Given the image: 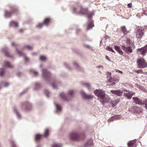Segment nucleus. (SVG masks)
<instances>
[{"mask_svg":"<svg viewBox=\"0 0 147 147\" xmlns=\"http://www.w3.org/2000/svg\"><path fill=\"white\" fill-rule=\"evenodd\" d=\"M82 85L86 86L88 90L90 89V85L89 83L82 82Z\"/></svg>","mask_w":147,"mask_h":147,"instance_id":"cd10ccee","label":"nucleus"},{"mask_svg":"<svg viewBox=\"0 0 147 147\" xmlns=\"http://www.w3.org/2000/svg\"><path fill=\"white\" fill-rule=\"evenodd\" d=\"M51 19L49 18H47L45 19L42 23H40L38 24L37 27L40 28L42 27L43 25L44 24L46 25H48L49 23L51 22Z\"/></svg>","mask_w":147,"mask_h":147,"instance_id":"0eeeda50","label":"nucleus"},{"mask_svg":"<svg viewBox=\"0 0 147 147\" xmlns=\"http://www.w3.org/2000/svg\"><path fill=\"white\" fill-rule=\"evenodd\" d=\"M56 108L57 110H61V107L58 105H56Z\"/></svg>","mask_w":147,"mask_h":147,"instance_id":"79ce46f5","label":"nucleus"},{"mask_svg":"<svg viewBox=\"0 0 147 147\" xmlns=\"http://www.w3.org/2000/svg\"><path fill=\"white\" fill-rule=\"evenodd\" d=\"M133 99L134 100V102L136 103V104H138L140 105H142V102L141 100L138 98L137 97H133Z\"/></svg>","mask_w":147,"mask_h":147,"instance_id":"4468645a","label":"nucleus"},{"mask_svg":"<svg viewBox=\"0 0 147 147\" xmlns=\"http://www.w3.org/2000/svg\"><path fill=\"white\" fill-rule=\"evenodd\" d=\"M10 25L11 26H13L15 27H18V23L13 21L10 22Z\"/></svg>","mask_w":147,"mask_h":147,"instance_id":"6ab92c4d","label":"nucleus"},{"mask_svg":"<svg viewBox=\"0 0 147 147\" xmlns=\"http://www.w3.org/2000/svg\"><path fill=\"white\" fill-rule=\"evenodd\" d=\"M61 145L60 144H55L52 146V147H61Z\"/></svg>","mask_w":147,"mask_h":147,"instance_id":"473e14b6","label":"nucleus"},{"mask_svg":"<svg viewBox=\"0 0 147 147\" xmlns=\"http://www.w3.org/2000/svg\"><path fill=\"white\" fill-rule=\"evenodd\" d=\"M5 72V70L3 69H1L0 72V76H3Z\"/></svg>","mask_w":147,"mask_h":147,"instance_id":"2f4dec72","label":"nucleus"},{"mask_svg":"<svg viewBox=\"0 0 147 147\" xmlns=\"http://www.w3.org/2000/svg\"><path fill=\"white\" fill-rule=\"evenodd\" d=\"M11 143L12 145V147H17L13 141H11Z\"/></svg>","mask_w":147,"mask_h":147,"instance_id":"a19ab883","label":"nucleus"},{"mask_svg":"<svg viewBox=\"0 0 147 147\" xmlns=\"http://www.w3.org/2000/svg\"><path fill=\"white\" fill-rule=\"evenodd\" d=\"M134 93L133 92H132L130 91H128L127 93H124V96L125 97H126L127 98L129 99H130L133 95L134 94Z\"/></svg>","mask_w":147,"mask_h":147,"instance_id":"f8f14e48","label":"nucleus"},{"mask_svg":"<svg viewBox=\"0 0 147 147\" xmlns=\"http://www.w3.org/2000/svg\"><path fill=\"white\" fill-rule=\"evenodd\" d=\"M122 49L127 53H131L133 52L132 47L130 46H126L125 45L121 46Z\"/></svg>","mask_w":147,"mask_h":147,"instance_id":"423d86ee","label":"nucleus"},{"mask_svg":"<svg viewBox=\"0 0 147 147\" xmlns=\"http://www.w3.org/2000/svg\"><path fill=\"white\" fill-rule=\"evenodd\" d=\"M43 136L40 134H37L35 136V140L36 141H39Z\"/></svg>","mask_w":147,"mask_h":147,"instance_id":"412c9836","label":"nucleus"},{"mask_svg":"<svg viewBox=\"0 0 147 147\" xmlns=\"http://www.w3.org/2000/svg\"><path fill=\"white\" fill-rule=\"evenodd\" d=\"M102 102V103H104V102Z\"/></svg>","mask_w":147,"mask_h":147,"instance_id":"774afa93","label":"nucleus"},{"mask_svg":"<svg viewBox=\"0 0 147 147\" xmlns=\"http://www.w3.org/2000/svg\"><path fill=\"white\" fill-rule=\"evenodd\" d=\"M49 131L48 129H46L45 131V133L43 136H44L45 137H47L49 134Z\"/></svg>","mask_w":147,"mask_h":147,"instance_id":"a878e982","label":"nucleus"},{"mask_svg":"<svg viewBox=\"0 0 147 147\" xmlns=\"http://www.w3.org/2000/svg\"><path fill=\"white\" fill-rule=\"evenodd\" d=\"M111 92L112 93L119 96H121L123 94V91L119 90H111Z\"/></svg>","mask_w":147,"mask_h":147,"instance_id":"9d476101","label":"nucleus"},{"mask_svg":"<svg viewBox=\"0 0 147 147\" xmlns=\"http://www.w3.org/2000/svg\"><path fill=\"white\" fill-rule=\"evenodd\" d=\"M52 86L53 88H56V86L55 84L54 83H53L52 84Z\"/></svg>","mask_w":147,"mask_h":147,"instance_id":"8fccbe9b","label":"nucleus"},{"mask_svg":"<svg viewBox=\"0 0 147 147\" xmlns=\"http://www.w3.org/2000/svg\"><path fill=\"white\" fill-rule=\"evenodd\" d=\"M143 31L144 29L142 30L141 28L138 29L136 34L137 38H141L144 34Z\"/></svg>","mask_w":147,"mask_h":147,"instance_id":"6e6552de","label":"nucleus"},{"mask_svg":"<svg viewBox=\"0 0 147 147\" xmlns=\"http://www.w3.org/2000/svg\"><path fill=\"white\" fill-rule=\"evenodd\" d=\"M81 93L83 97L85 98L90 99L93 97V96L90 95L86 94L84 92L82 91L81 92Z\"/></svg>","mask_w":147,"mask_h":147,"instance_id":"ddd939ff","label":"nucleus"},{"mask_svg":"<svg viewBox=\"0 0 147 147\" xmlns=\"http://www.w3.org/2000/svg\"><path fill=\"white\" fill-rule=\"evenodd\" d=\"M74 94V90H70L68 91V95L71 96H72Z\"/></svg>","mask_w":147,"mask_h":147,"instance_id":"c85d7f7f","label":"nucleus"},{"mask_svg":"<svg viewBox=\"0 0 147 147\" xmlns=\"http://www.w3.org/2000/svg\"><path fill=\"white\" fill-rule=\"evenodd\" d=\"M14 111L17 114V116L19 118H20L21 117V115L19 114L17 110L15 109H14Z\"/></svg>","mask_w":147,"mask_h":147,"instance_id":"e433bc0d","label":"nucleus"},{"mask_svg":"<svg viewBox=\"0 0 147 147\" xmlns=\"http://www.w3.org/2000/svg\"><path fill=\"white\" fill-rule=\"evenodd\" d=\"M127 7H128L130 8L132 7V4L131 3H129L127 4Z\"/></svg>","mask_w":147,"mask_h":147,"instance_id":"c03bdc74","label":"nucleus"},{"mask_svg":"<svg viewBox=\"0 0 147 147\" xmlns=\"http://www.w3.org/2000/svg\"><path fill=\"white\" fill-rule=\"evenodd\" d=\"M137 67L140 68L147 67V62L144 58H140L137 60Z\"/></svg>","mask_w":147,"mask_h":147,"instance_id":"7ed1b4c3","label":"nucleus"},{"mask_svg":"<svg viewBox=\"0 0 147 147\" xmlns=\"http://www.w3.org/2000/svg\"><path fill=\"white\" fill-rule=\"evenodd\" d=\"M98 67H103V66H101H101H98Z\"/></svg>","mask_w":147,"mask_h":147,"instance_id":"680f3d73","label":"nucleus"},{"mask_svg":"<svg viewBox=\"0 0 147 147\" xmlns=\"http://www.w3.org/2000/svg\"><path fill=\"white\" fill-rule=\"evenodd\" d=\"M86 46L88 48H89V45H86Z\"/></svg>","mask_w":147,"mask_h":147,"instance_id":"69168bd1","label":"nucleus"},{"mask_svg":"<svg viewBox=\"0 0 147 147\" xmlns=\"http://www.w3.org/2000/svg\"><path fill=\"white\" fill-rule=\"evenodd\" d=\"M5 55L8 57L11 58L12 57V55L9 54V53L7 51H6L5 53Z\"/></svg>","mask_w":147,"mask_h":147,"instance_id":"c9c22d12","label":"nucleus"},{"mask_svg":"<svg viewBox=\"0 0 147 147\" xmlns=\"http://www.w3.org/2000/svg\"><path fill=\"white\" fill-rule=\"evenodd\" d=\"M25 60L26 61H27L28 60V59L26 57L25 58Z\"/></svg>","mask_w":147,"mask_h":147,"instance_id":"13d9d810","label":"nucleus"},{"mask_svg":"<svg viewBox=\"0 0 147 147\" xmlns=\"http://www.w3.org/2000/svg\"><path fill=\"white\" fill-rule=\"evenodd\" d=\"M115 70V71L116 72H118L121 73V74H122L123 73V72L119 70H118L117 69H116Z\"/></svg>","mask_w":147,"mask_h":147,"instance_id":"3c124183","label":"nucleus"},{"mask_svg":"<svg viewBox=\"0 0 147 147\" xmlns=\"http://www.w3.org/2000/svg\"><path fill=\"white\" fill-rule=\"evenodd\" d=\"M121 30L124 34H126L129 32V31L127 30L125 26H122L121 28Z\"/></svg>","mask_w":147,"mask_h":147,"instance_id":"aec40b11","label":"nucleus"},{"mask_svg":"<svg viewBox=\"0 0 147 147\" xmlns=\"http://www.w3.org/2000/svg\"><path fill=\"white\" fill-rule=\"evenodd\" d=\"M92 16V13H90L88 15L87 17L88 18H91Z\"/></svg>","mask_w":147,"mask_h":147,"instance_id":"de8ad7c7","label":"nucleus"},{"mask_svg":"<svg viewBox=\"0 0 147 147\" xmlns=\"http://www.w3.org/2000/svg\"><path fill=\"white\" fill-rule=\"evenodd\" d=\"M9 85V83H6L5 84V87H7V86L8 85Z\"/></svg>","mask_w":147,"mask_h":147,"instance_id":"6e6d98bb","label":"nucleus"},{"mask_svg":"<svg viewBox=\"0 0 147 147\" xmlns=\"http://www.w3.org/2000/svg\"><path fill=\"white\" fill-rule=\"evenodd\" d=\"M74 65H77V63L76 62H74Z\"/></svg>","mask_w":147,"mask_h":147,"instance_id":"e2e57ef3","label":"nucleus"},{"mask_svg":"<svg viewBox=\"0 0 147 147\" xmlns=\"http://www.w3.org/2000/svg\"><path fill=\"white\" fill-rule=\"evenodd\" d=\"M12 45L13 46H17V45L14 42H12L11 43Z\"/></svg>","mask_w":147,"mask_h":147,"instance_id":"09e8293b","label":"nucleus"},{"mask_svg":"<svg viewBox=\"0 0 147 147\" xmlns=\"http://www.w3.org/2000/svg\"><path fill=\"white\" fill-rule=\"evenodd\" d=\"M93 144V140H89L86 144V146H92Z\"/></svg>","mask_w":147,"mask_h":147,"instance_id":"5701e85b","label":"nucleus"},{"mask_svg":"<svg viewBox=\"0 0 147 147\" xmlns=\"http://www.w3.org/2000/svg\"><path fill=\"white\" fill-rule=\"evenodd\" d=\"M130 40L129 39H127V43H129L130 42Z\"/></svg>","mask_w":147,"mask_h":147,"instance_id":"5fc2aeb1","label":"nucleus"},{"mask_svg":"<svg viewBox=\"0 0 147 147\" xmlns=\"http://www.w3.org/2000/svg\"><path fill=\"white\" fill-rule=\"evenodd\" d=\"M107 76L109 77H110V79L111 78V73L109 72H107Z\"/></svg>","mask_w":147,"mask_h":147,"instance_id":"37998d69","label":"nucleus"},{"mask_svg":"<svg viewBox=\"0 0 147 147\" xmlns=\"http://www.w3.org/2000/svg\"><path fill=\"white\" fill-rule=\"evenodd\" d=\"M82 136H84L83 135H79L77 133L72 132L69 135V137L73 140L78 141L80 140Z\"/></svg>","mask_w":147,"mask_h":147,"instance_id":"20e7f679","label":"nucleus"},{"mask_svg":"<svg viewBox=\"0 0 147 147\" xmlns=\"http://www.w3.org/2000/svg\"><path fill=\"white\" fill-rule=\"evenodd\" d=\"M73 11L74 12H78L81 14H86L88 12V9L86 8H83L81 6H80L76 8H73Z\"/></svg>","mask_w":147,"mask_h":147,"instance_id":"f03ea898","label":"nucleus"},{"mask_svg":"<svg viewBox=\"0 0 147 147\" xmlns=\"http://www.w3.org/2000/svg\"><path fill=\"white\" fill-rule=\"evenodd\" d=\"M25 47H26L28 49L30 50L32 49L33 48V47H32L29 45L26 46Z\"/></svg>","mask_w":147,"mask_h":147,"instance_id":"ea45409f","label":"nucleus"},{"mask_svg":"<svg viewBox=\"0 0 147 147\" xmlns=\"http://www.w3.org/2000/svg\"><path fill=\"white\" fill-rule=\"evenodd\" d=\"M22 106H25L27 108V110L30 109L31 108L32 106L31 104L28 102H26L25 103H23L22 104Z\"/></svg>","mask_w":147,"mask_h":147,"instance_id":"2eb2a0df","label":"nucleus"},{"mask_svg":"<svg viewBox=\"0 0 147 147\" xmlns=\"http://www.w3.org/2000/svg\"><path fill=\"white\" fill-rule=\"evenodd\" d=\"M11 11L5 10V16L7 17H10L13 15H17L18 13V9L15 7H11Z\"/></svg>","mask_w":147,"mask_h":147,"instance_id":"f257e3e1","label":"nucleus"},{"mask_svg":"<svg viewBox=\"0 0 147 147\" xmlns=\"http://www.w3.org/2000/svg\"><path fill=\"white\" fill-rule=\"evenodd\" d=\"M94 24L92 22H90L88 24L87 26L88 30L92 28L94 26Z\"/></svg>","mask_w":147,"mask_h":147,"instance_id":"393cba45","label":"nucleus"},{"mask_svg":"<svg viewBox=\"0 0 147 147\" xmlns=\"http://www.w3.org/2000/svg\"><path fill=\"white\" fill-rule=\"evenodd\" d=\"M120 100H116V99H115L113 100H112L111 101V103L112 105V106L113 107H115L117 104L118 103Z\"/></svg>","mask_w":147,"mask_h":147,"instance_id":"f3484780","label":"nucleus"},{"mask_svg":"<svg viewBox=\"0 0 147 147\" xmlns=\"http://www.w3.org/2000/svg\"><path fill=\"white\" fill-rule=\"evenodd\" d=\"M144 14H145V15H147V11H145V12L144 13Z\"/></svg>","mask_w":147,"mask_h":147,"instance_id":"052dcab7","label":"nucleus"},{"mask_svg":"<svg viewBox=\"0 0 147 147\" xmlns=\"http://www.w3.org/2000/svg\"><path fill=\"white\" fill-rule=\"evenodd\" d=\"M123 91H124V92H127L128 91H128L127 90H125V89H123Z\"/></svg>","mask_w":147,"mask_h":147,"instance_id":"4d7b16f0","label":"nucleus"},{"mask_svg":"<svg viewBox=\"0 0 147 147\" xmlns=\"http://www.w3.org/2000/svg\"><path fill=\"white\" fill-rule=\"evenodd\" d=\"M94 93L100 100H103L105 96V94L103 90L96 89L94 91Z\"/></svg>","mask_w":147,"mask_h":147,"instance_id":"39448f33","label":"nucleus"},{"mask_svg":"<svg viewBox=\"0 0 147 147\" xmlns=\"http://www.w3.org/2000/svg\"><path fill=\"white\" fill-rule=\"evenodd\" d=\"M19 31L20 32H22L23 31V30L20 29L19 30Z\"/></svg>","mask_w":147,"mask_h":147,"instance_id":"bf43d9fd","label":"nucleus"},{"mask_svg":"<svg viewBox=\"0 0 147 147\" xmlns=\"http://www.w3.org/2000/svg\"><path fill=\"white\" fill-rule=\"evenodd\" d=\"M142 105H144L146 109H147V100H146L144 101L143 102H142Z\"/></svg>","mask_w":147,"mask_h":147,"instance_id":"7c9ffc66","label":"nucleus"},{"mask_svg":"<svg viewBox=\"0 0 147 147\" xmlns=\"http://www.w3.org/2000/svg\"><path fill=\"white\" fill-rule=\"evenodd\" d=\"M128 146L129 147H134L136 146V142L134 141H131L128 143Z\"/></svg>","mask_w":147,"mask_h":147,"instance_id":"a211bd4d","label":"nucleus"},{"mask_svg":"<svg viewBox=\"0 0 147 147\" xmlns=\"http://www.w3.org/2000/svg\"><path fill=\"white\" fill-rule=\"evenodd\" d=\"M114 48L116 50L120 55H122L123 54V52L121 50L119 47L115 46Z\"/></svg>","mask_w":147,"mask_h":147,"instance_id":"dca6fc26","label":"nucleus"},{"mask_svg":"<svg viewBox=\"0 0 147 147\" xmlns=\"http://www.w3.org/2000/svg\"><path fill=\"white\" fill-rule=\"evenodd\" d=\"M135 72L138 73H144L143 72V71L142 69H139V70H136L135 71Z\"/></svg>","mask_w":147,"mask_h":147,"instance_id":"4c0bfd02","label":"nucleus"},{"mask_svg":"<svg viewBox=\"0 0 147 147\" xmlns=\"http://www.w3.org/2000/svg\"><path fill=\"white\" fill-rule=\"evenodd\" d=\"M138 51L140 52V54H142L143 56L145 55V53H147V45L143 47L138 49Z\"/></svg>","mask_w":147,"mask_h":147,"instance_id":"1a4fd4ad","label":"nucleus"},{"mask_svg":"<svg viewBox=\"0 0 147 147\" xmlns=\"http://www.w3.org/2000/svg\"><path fill=\"white\" fill-rule=\"evenodd\" d=\"M113 118H110L109 119V120H108V121H109V122H110V121H113Z\"/></svg>","mask_w":147,"mask_h":147,"instance_id":"864d4df0","label":"nucleus"},{"mask_svg":"<svg viewBox=\"0 0 147 147\" xmlns=\"http://www.w3.org/2000/svg\"><path fill=\"white\" fill-rule=\"evenodd\" d=\"M45 94H46L48 97V95H49V92L48 91H47V90H45Z\"/></svg>","mask_w":147,"mask_h":147,"instance_id":"49530a36","label":"nucleus"},{"mask_svg":"<svg viewBox=\"0 0 147 147\" xmlns=\"http://www.w3.org/2000/svg\"><path fill=\"white\" fill-rule=\"evenodd\" d=\"M40 59L42 61H46L47 59L46 57L44 56H41L40 57Z\"/></svg>","mask_w":147,"mask_h":147,"instance_id":"c756f323","label":"nucleus"},{"mask_svg":"<svg viewBox=\"0 0 147 147\" xmlns=\"http://www.w3.org/2000/svg\"><path fill=\"white\" fill-rule=\"evenodd\" d=\"M32 71L36 76H37L38 75V73L37 72L35 71L34 70H33Z\"/></svg>","mask_w":147,"mask_h":147,"instance_id":"a18cd8bd","label":"nucleus"},{"mask_svg":"<svg viewBox=\"0 0 147 147\" xmlns=\"http://www.w3.org/2000/svg\"><path fill=\"white\" fill-rule=\"evenodd\" d=\"M135 109L136 111L137 112H138L140 111H141L142 110L139 107H135Z\"/></svg>","mask_w":147,"mask_h":147,"instance_id":"f704fd0d","label":"nucleus"},{"mask_svg":"<svg viewBox=\"0 0 147 147\" xmlns=\"http://www.w3.org/2000/svg\"><path fill=\"white\" fill-rule=\"evenodd\" d=\"M106 58L109 61H110V59L108 56H106Z\"/></svg>","mask_w":147,"mask_h":147,"instance_id":"603ef678","label":"nucleus"},{"mask_svg":"<svg viewBox=\"0 0 147 147\" xmlns=\"http://www.w3.org/2000/svg\"><path fill=\"white\" fill-rule=\"evenodd\" d=\"M119 79L118 78H111V80H109V82H111L112 81L113 82H118L119 81Z\"/></svg>","mask_w":147,"mask_h":147,"instance_id":"bb28decb","label":"nucleus"},{"mask_svg":"<svg viewBox=\"0 0 147 147\" xmlns=\"http://www.w3.org/2000/svg\"><path fill=\"white\" fill-rule=\"evenodd\" d=\"M38 85H39V84L38 83H36V86H38Z\"/></svg>","mask_w":147,"mask_h":147,"instance_id":"0e129e2a","label":"nucleus"},{"mask_svg":"<svg viewBox=\"0 0 147 147\" xmlns=\"http://www.w3.org/2000/svg\"><path fill=\"white\" fill-rule=\"evenodd\" d=\"M16 50L17 52L18 53L20 56H22L24 54L22 53L19 51L17 49H16Z\"/></svg>","mask_w":147,"mask_h":147,"instance_id":"58836bf2","label":"nucleus"},{"mask_svg":"<svg viewBox=\"0 0 147 147\" xmlns=\"http://www.w3.org/2000/svg\"><path fill=\"white\" fill-rule=\"evenodd\" d=\"M115 84V83L114 82H113V84Z\"/></svg>","mask_w":147,"mask_h":147,"instance_id":"338daca9","label":"nucleus"},{"mask_svg":"<svg viewBox=\"0 0 147 147\" xmlns=\"http://www.w3.org/2000/svg\"><path fill=\"white\" fill-rule=\"evenodd\" d=\"M4 65L5 66H7L8 67L13 68V66L11 65L10 63L7 61H5L4 63Z\"/></svg>","mask_w":147,"mask_h":147,"instance_id":"b1692460","label":"nucleus"},{"mask_svg":"<svg viewBox=\"0 0 147 147\" xmlns=\"http://www.w3.org/2000/svg\"><path fill=\"white\" fill-rule=\"evenodd\" d=\"M106 49L108 50L109 51H111L113 53H115L114 51L112 49L111 47H107L106 48Z\"/></svg>","mask_w":147,"mask_h":147,"instance_id":"72a5a7b5","label":"nucleus"},{"mask_svg":"<svg viewBox=\"0 0 147 147\" xmlns=\"http://www.w3.org/2000/svg\"><path fill=\"white\" fill-rule=\"evenodd\" d=\"M59 96L64 100H68V99L63 93L60 94Z\"/></svg>","mask_w":147,"mask_h":147,"instance_id":"4be33fe9","label":"nucleus"},{"mask_svg":"<svg viewBox=\"0 0 147 147\" xmlns=\"http://www.w3.org/2000/svg\"><path fill=\"white\" fill-rule=\"evenodd\" d=\"M43 77L46 78L49 77L51 76L50 72L47 71L46 69H43L42 70Z\"/></svg>","mask_w":147,"mask_h":147,"instance_id":"9b49d317","label":"nucleus"}]
</instances>
